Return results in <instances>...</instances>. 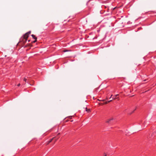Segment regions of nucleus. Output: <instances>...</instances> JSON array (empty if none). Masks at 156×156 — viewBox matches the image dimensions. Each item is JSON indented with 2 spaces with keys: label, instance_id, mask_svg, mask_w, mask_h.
<instances>
[{
  "label": "nucleus",
  "instance_id": "obj_5",
  "mask_svg": "<svg viewBox=\"0 0 156 156\" xmlns=\"http://www.w3.org/2000/svg\"><path fill=\"white\" fill-rule=\"evenodd\" d=\"M85 109L86 111L88 113H90L91 112V109L90 108H87L86 107Z\"/></svg>",
  "mask_w": 156,
  "mask_h": 156
},
{
  "label": "nucleus",
  "instance_id": "obj_7",
  "mask_svg": "<svg viewBox=\"0 0 156 156\" xmlns=\"http://www.w3.org/2000/svg\"><path fill=\"white\" fill-rule=\"evenodd\" d=\"M31 36L35 40H37V38L36 37L35 35L34 34H32Z\"/></svg>",
  "mask_w": 156,
  "mask_h": 156
},
{
  "label": "nucleus",
  "instance_id": "obj_17",
  "mask_svg": "<svg viewBox=\"0 0 156 156\" xmlns=\"http://www.w3.org/2000/svg\"><path fill=\"white\" fill-rule=\"evenodd\" d=\"M20 83H19V84L17 85V86H18V87H19V86H20Z\"/></svg>",
  "mask_w": 156,
  "mask_h": 156
},
{
  "label": "nucleus",
  "instance_id": "obj_19",
  "mask_svg": "<svg viewBox=\"0 0 156 156\" xmlns=\"http://www.w3.org/2000/svg\"><path fill=\"white\" fill-rule=\"evenodd\" d=\"M134 110H133L131 113L130 114V115H131V114H132L133 113V112H134Z\"/></svg>",
  "mask_w": 156,
  "mask_h": 156
},
{
  "label": "nucleus",
  "instance_id": "obj_24",
  "mask_svg": "<svg viewBox=\"0 0 156 156\" xmlns=\"http://www.w3.org/2000/svg\"><path fill=\"white\" fill-rule=\"evenodd\" d=\"M73 120H72L70 121V122H73Z\"/></svg>",
  "mask_w": 156,
  "mask_h": 156
},
{
  "label": "nucleus",
  "instance_id": "obj_9",
  "mask_svg": "<svg viewBox=\"0 0 156 156\" xmlns=\"http://www.w3.org/2000/svg\"><path fill=\"white\" fill-rule=\"evenodd\" d=\"M112 99H118V100H119V97H115V96H114L113 97H112Z\"/></svg>",
  "mask_w": 156,
  "mask_h": 156
},
{
  "label": "nucleus",
  "instance_id": "obj_13",
  "mask_svg": "<svg viewBox=\"0 0 156 156\" xmlns=\"http://www.w3.org/2000/svg\"><path fill=\"white\" fill-rule=\"evenodd\" d=\"M27 80V79H26L25 78L24 79V81H25V82H26Z\"/></svg>",
  "mask_w": 156,
  "mask_h": 156
},
{
  "label": "nucleus",
  "instance_id": "obj_10",
  "mask_svg": "<svg viewBox=\"0 0 156 156\" xmlns=\"http://www.w3.org/2000/svg\"><path fill=\"white\" fill-rule=\"evenodd\" d=\"M31 31H29L28 32L26 33V35L28 34L29 35L30 34Z\"/></svg>",
  "mask_w": 156,
  "mask_h": 156
},
{
  "label": "nucleus",
  "instance_id": "obj_22",
  "mask_svg": "<svg viewBox=\"0 0 156 156\" xmlns=\"http://www.w3.org/2000/svg\"><path fill=\"white\" fill-rule=\"evenodd\" d=\"M112 95H111V96L110 97V99L111 98H112Z\"/></svg>",
  "mask_w": 156,
  "mask_h": 156
},
{
  "label": "nucleus",
  "instance_id": "obj_14",
  "mask_svg": "<svg viewBox=\"0 0 156 156\" xmlns=\"http://www.w3.org/2000/svg\"><path fill=\"white\" fill-rule=\"evenodd\" d=\"M37 40H35L34 41H33V43H35V42H36L37 41Z\"/></svg>",
  "mask_w": 156,
  "mask_h": 156
},
{
  "label": "nucleus",
  "instance_id": "obj_20",
  "mask_svg": "<svg viewBox=\"0 0 156 156\" xmlns=\"http://www.w3.org/2000/svg\"><path fill=\"white\" fill-rule=\"evenodd\" d=\"M115 8H116V7H115V8H113V9H112V10H114V9H115Z\"/></svg>",
  "mask_w": 156,
  "mask_h": 156
},
{
  "label": "nucleus",
  "instance_id": "obj_3",
  "mask_svg": "<svg viewBox=\"0 0 156 156\" xmlns=\"http://www.w3.org/2000/svg\"><path fill=\"white\" fill-rule=\"evenodd\" d=\"M113 119L112 118L108 119L105 122L109 124H110L112 123L111 121L113 120Z\"/></svg>",
  "mask_w": 156,
  "mask_h": 156
},
{
  "label": "nucleus",
  "instance_id": "obj_12",
  "mask_svg": "<svg viewBox=\"0 0 156 156\" xmlns=\"http://www.w3.org/2000/svg\"><path fill=\"white\" fill-rule=\"evenodd\" d=\"M97 100L99 101H105L104 100H100L99 99H98Z\"/></svg>",
  "mask_w": 156,
  "mask_h": 156
},
{
  "label": "nucleus",
  "instance_id": "obj_23",
  "mask_svg": "<svg viewBox=\"0 0 156 156\" xmlns=\"http://www.w3.org/2000/svg\"><path fill=\"white\" fill-rule=\"evenodd\" d=\"M146 80H146V79H145V80H144V81H146Z\"/></svg>",
  "mask_w": 156,
  "mask_h": 156
},
{
  "label": "nucleus",
  "instance_id": "obj_6",
  "mask_svg": "<svg viewBox=\"0 0 156 156\" xmlns=\"http://www.w3.org/2000/svg\"><path fill=\"white\" fill-rule=\"evenodd\" d=\"M112 100H110V101H105L103 103V105L106 104L110 102L111 101H112Z\"/></svg>",
  "mask_w": 156,
  "mask_h": 156
},
{
  "label": "nucleus",
  "instance_id": "obj_27",
  "mask_svg": "<svg viewBox=\"0 0 156 156\" xmlns=\"http://www.w3.org/2000/svg\"><path fill=\"white\" fill-rule=\"evenodd\" d=\"M93 99H94V98H93Z\"/></svg>",
  "mask_w": 156,
  "mask_h": 156
},
{
  "label": "nucleus",
  "instance_id": "obj_25",
  "mask_svg": "<svg viewBox=\"0 0 156 156\" xmlns=\"http://www.w3.org/2000/svg\"><path fill=\"white\" fill-rule=\"evenodd\" d=\"M78 112H79V113H80V111H79V110Z\"/></svg>",
  "mask_w": 156,
  "mask_h": 156
},
{
  "label": "nucleus",
  "instance_id": "obj_26",
  "mask_svg": "<svg viewBox=\"0 0 156 156\" xmlns=\"http://www.w3.org/2000/svg\"><path fill=\"white\" fill-rule=\"evenodd\" d=\"M82 38H80V39H82Z\"/></svg>",
  "mask_w": 156,
  "mask_h": 156
},
{
  "label": "nucleus",
  "instance_id": "obj_16",
  "mask_svg": "<svg viewBox=\"0 0 156 156\" xmlns=\"http://www.w3.org/2000/svg\"><path fill=\"white\" fill-rule=\"evenodd\" d=\"M81 46L82 45L80 44H79V47Z\"/></svg>",
  "mask_w": 156,
  "mask_h": 156
},
{
  "label": "nucleus",
  "instance_id": "obj_2",
  "mask_svg": "<svg viewBox=\"0 0 156 156\" xmlns=\"http://www.w3.org/2000/svg\"><path fill=\"white\" fill-rule=\"evenodd\" d=\"M91 0H89L87 3V5L89 7V8L91 7L93 5V3L90 2Z\"/></svg>",
  "mask_w": 156,
  "mask_h": 156
},
{
  "label": "nucleus",
  "instance_id": "obj_11",
  "mask_svg": "<svg viewBox=\"0 0 156 156\" xmlns=\"http://www.w3.org/2000/svg\"><path fill=\"white\" fill-rule=\"evenodd\" d=\"M98 104L99 105H103V103H98Z\"/></svg>",
  "mask_w": 156,
  "mask_h": 156
},
{
  "label": "nucleus",
  "instance_id": "obj_18",
  "mask_svg": "<svg viewBox=\"0 0 156 156\" xmlns=\"http://www.w3.org/2000/svg\"><path fill=\"white\" fill-rule=\"evenodd\" d=\"M130 23H130V21H129L127 22L128 24H130Z\"/></svg>",
  "mask_w": 156,
  "mask_h": 156
},
{
  "label": "nucleus",
  "instance_id": "obj_1",
  "mask_svg": "<svg viewBox=\"0 0 156 156\" xmlns=\"http://www.w3.org/2000/svg\"><path fill=\"white\" fill-rule=\"evenodd\" d=\"M29 35L28 34H27L26 35V33H25L23 36V37H22L21 38V39H20V41H21V40L22 39V40L23 41V43H25L27 39V38L29 37Z\"/></svg>",
  "mask_w": 156,
  "mask_h": 156
},
{
  "label": "nucleus",
  "instance_id": "obj_8",
  "mask_svg": "<svg viewBox=\"0 0 156 156\" xmlns=\"http://www.w3.org/2000/svg\"><path fill=\"white\" fill-rule=\"evenodd\" d=\"M55 138V137H53V138H52L51 139V140H49V141H48L47 142V144H48L49 143H51L52 141V140Z\"/></svg>",
  "mask_w": 156,
  "mask_h": 156
},
{
  "label": "nucleus",
  "instance_id": "obj_4",
  "mask_svg": "<svg viewBox=\"0 0 156 156\" xmlns=\"http://www.w3.org/2000/svg\"><path fill=\"white\" fill-rule=\"evenodd\" d=\"M156 135V129L153 130V133L152 134L151 136L153 137H154Z\"/></svg>",
  "mask_w": 156,
  "mask_h": 156
},
{
  "label": "nucleus",
  "instance_id": "obj_21",
  "mask_svg": "<svg viewBox=\"0 0 156 156\" xmlns=\"http://www.w3.org/2000/svg\"><path fill=\"white\" fill-rule=\"evenodd\" d=\"M104 154H105V155L104 156H107V155L105 153Z\"/></svg>",
  "mask_w": 156,
  "mask_h": 156
},
{
  "label": "nucleus",
  "instance_id": "obj_15",
  "mask_svg": "<svg viewBox=\"0 0 156 156\" xmlns=\"http://www.w3.org/2000/svg\"><path fill=\"white\" fill-rule=\"evenodd\" d=\"M119 95V94H116V95H115V97H117V96H118Z\"/></svg>",
  "mask_w": 156,
  "mask_h": 156
}]
</instances>
